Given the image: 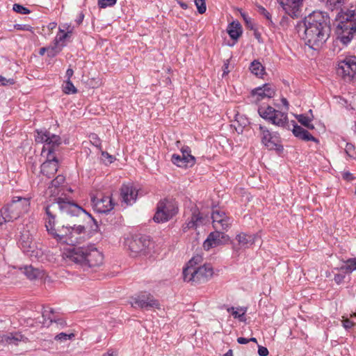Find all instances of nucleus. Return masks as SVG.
Listing matches in <instances>:
<instances>
[{
  "mask_svg": "<svg viewBox=\"0 0 356 356\" xmlns=\"http://www.w3.org/2000/svg\"><path fill=\"white\" fill-rule=\"evenodd\" d=\"M47 231L58 243L74 246L85 242L88 234L83 225H76L70 219L76 217L83 220H93L82 207L70 201L59 198L45 207Z\"/></svg>",
  "mask_w": 356,
  "mask_h": 356,
  "instance_id": "obj_1",
  "label": "nucleus"
},
{
  "mask_svg": "<svg viewBox=\"0 0 356 356\" xmlns=\"http://www.w3.org/2000/svg\"><path fill=\"white\" fill-rule=\"evenodd\" d=\"M330 17L327 13L314 11L304 19V36L302 39L310 48L318 49L330 35Z\"/></svg>",
  "mask_w": 356,
  "mask_h": 356,
  "instance_id": "obj_2",
  "label": "nucleus"
},
{
  "mask_svg": "<svg viewBox=\"0 0 356 356\" xmlns=\"http://www.w3.org/2000/svg\"><path fill=\"white\" fill-rule=\"evenodd\" d=\"M63 259L80 266L84 270L99 267L103 264L104 255L94 245L73 247L63 252Z\"/></svg>",
  "mask_w": 356,
  "mask_h": 356,
  "instance_id": "obj_3",
  "label": "nucleus"
},
{
  "mask_svg": "<svg viewBox=\"0 0 356 356\" xmlns=\"http://www.w3.org/2000/svg\"><path fill=\"white\" fill-rule=\"evenodd\" d=\"M201 259V257L197 256L188 261L187 266L183 270L184 281L200 284L208 281L213 276V270L210 264L195 266Z\"/></svg>",
  "mask_w": 356,
  "mask_h": 356,
  "instance_id": "obj_4",
  "label": "nucleus"
},
{
  "mask_svg": "<svg viewBox=\"0 0 356 356\" xmlns=\"http://www.w3.org/2000/svg\"><path fill=\"white\" fill-rule=\"evenodd\" d=\"M30 208V200L28 198L14 197L12 202L1 209V213L8 222H13L26 213Z\"/></svg>",
  "mask_w": 356,
  "mask_h": 356,
  "instance_id": "obj_5",
  "label": "nucleus"
},
{
  "mask_svg": "<svg viewBox=\"0 0 356 356\" xmlns=\"http://www.w3.org/2000/svg\"><path fill=\"white\" fill-rule=\"evenodd\" d=\"M178 212L177 202L172 199L165 198L160 200L156 207V211L153 218L156 222H164L170 220Z\"/></svg>",
  "mask_w": 356,
  "mask_h": 356,
  "instance_id": "obj_6",
  "label": "nucleus"
},
{
  "mask_svg": "<svg viewBox=\"0 0 356 356\" xmlns=\"http://www.w3.org/2000/svg\"><path fill=\"white\" fill-rule=\"evenodd\" d=\"M258 113L262 118L275 126L283 128L288 126L287 113L276 110L270 106H259Z\"/></svg>",
  "mask_w": 356,
  "mask_h": 356,
  "instance_id": "obj_7",
  "label": "nucleus"
},
{
  "mask_svg": "<svg viewBox=\"0 0 356 356\" xmlns=\"http://www.w3.org/2000/svg\"><path fill=\"white\" fill-rule=\"evenodd\" d=\"M35 141L44 143L42 152H47V154H54V151L62 143L59 136L51 134L47 130L37 131Z\"/></svg>",
  "mask_w": 356,
  "mask_h": 356,
  "instance_id": "obj_8",
  "label": "nucleus"
},
{
  "mask_svg": "<svg viewBox=\"0 0 356 356\" xmlns=\"http://www.w3.org/2000/svg\"><path fill=\"white\" fill-rule=\"evenodd\" d=\"M337 73L345 81H351L356 76V57L349 56L339 61Z\"/></svg>",
  "mask_w": 356,
  "mask_h": 356,
  "instance_id": "obj_9",
  "label": "nucleus"
},
{
  "mask_svg": "<svg viewBox=\"0 0 356 356\" xmlns=\"http://www.w3.org/2000/svg\"><path fill=\"white\" fill-rule=\"evenodd\" d=\"M131 304L132 307H139L140 309H149L151 308H160V304L158 300L155 299L151 293L146 291L140 292L135 296H133L131 298Z\"/></svg>",
  "mask_w": 356,
  "mask_h": 356,
  "instance_id": "obj_10",
  "label": "nucleus"
},
{
  "mask_svg": "<svg viewBox=\"0 0 356 356\" xmlns=\"http://www.w3.org/2000/svg\"><path fill=\"white\" fill-rule=\"evenodd\" d=\"M259 136L263 145L268 149H275L280 145V137L277 133H273L265 126L259 125Z\"/></svg>",
  "mask_w": 356,
  "mask_h": 356,
  "instance_id": "obj_11",
  "label": "nucleus"
},
{
  "mask_svg": "<svg viewBox=\"0 0 356 356\" xmlns=\"http://www.w3.org/2000/svg\"><path fill=\"white\" fill-rule=\"evenodd\" d=\"M150 245V241L147 236H136L127 241V245L130 251L136 255L145 253Z\"/></svg>",
  "mask_w": 356,
  "mask_h": 356,
  "instance_id": "obj_12",
  "label": "nucleus"
},
{
  "mask_svg": "<svg viewBox=\"0 0 356 356\" xmlns=\"http://www.w3.org/2000/svg\"><path fill=\"white\" fill-rule=\"evenodd\" d=\"M228 240L229 236L227 235L216 230L209 234L204 242L203 247L205 250H209L210 248L221 245Z\"/></svg>",
  "mask_w": 356,
  "mask_h": 356,
  "instance_id": "obj_13",
  "label": "nucleus"
},
{
  "mask_svg": "<svg viewBox=\"0 0 356 356\" xmlns=\"http://www.w3.org/2000/svg\"><path fill=\"white\" fill-rule=\"evenodd\" d=\"M65 179V178L63 175H59L56 177V179L51 181V186L46 191V194L49 195L51 197L53 198L49 199L47 205H49L52 202L57 201V200L59 198L61 199V197H56V196L59 195L62 188L61 185L64 183ZM62 200L65 201L63 198H62Z\"/></svg>",
  "mask_w": 356,
  "mask_h": 356,
  "instance_id": "obj_14",
  "label": "nucleus"
},
{
  "mask_svg": "<svg viewBox=\"0 0 356 356\" xmlns=\"http://www.w3.org/2000/svg\"><path fill=\"white\" fill-rule=\"evenodd\" d=\"M138 191L133 184H123L120 189V196L122 202L127 205L133 204L138 196Z\"/></svg>",
  "mask_w": 356,
  "mask_h": 356,
  "instance_id": "obj_15",
  "label": "nucleus"
},
{
  "mask_svg": "<svg viewBox=\"0 0 356 356\" xmlns=\"http://www.w3.org/2000/svg\"><path fill=\"white\" fill-rule=\"evenodd\" d=\"M47 159L41 165V172L48 178H51L57 172L58 161L54 154H47Z\"/></svg>",
  "mask_w": 356,
  "mask_h": 356,
  "instance_id": "obj_16",
  "label": "nucleus"
},
{
  "mask_svg": "<svg viewBox=\"0 0 356 356\" xmlns=\"http://www.w3.org/2000/svg\"><path fill=\"white\" fill-rule=\"evenodd\" d=\"M93 207L99 213H107L113 209V204L110 196L92 197Z\"/></svg>",
  "mask_w": 356,
  "mask_h": 356,
  "instance_id": "obj_17",
  "label": "nucleus"
},
{
  "mask_svg": "<svg viewBox=\"0 0 356 356\" xmlns=\"http://www.w3.org/2000/svg\"><path fill=\"white\" fill-rule=\"evenodd\" d=\"M29 339L21 332H8L6 334L0 332V343L17 346L19 342L27 343Z\"/></svg>",
  "mask_w": 356,
  "mask_h": 356,
  "instance_id": "obj_18",
  "label": "nucleus"
},
{
  "mask_svg": "<svg viewBox=\"0 0 356 356\" xmlns=\"http://www.w3.org/2000/svg\"><path fill=\"white\" fill-rule=\"evenodd\" d=\"M286 13L291 17H297L302 0H277Z\"/></svg>",
  "mask_w": 356,
  "mask_h": 356,
  "instance_id": "obj_19",
  "label": "nucleus"
},
{
  "mask_svg": "<svg viewBox=\"0 0 356 356\" xmlns=\"http://www.w3.org/2000/svg\"><path fill=\"white\" fill-rule=\"evenodd\" d=\"M275 89L269 83H266L263 85V86L258 87L252 91V95L257 97V101L265 97L272 98L275 95Z\"/></svg>",
  "mask_w": 356,
  "mask_h": 356,
  "instance_id": "obj_20",
  "label": "nucleus"
},
{
  "mask_svg": "<svg viewBox=\"0 0 356 356\" xmlns=\"http://www.w3.org/2000/svg\"><path fill=\"white\" fill-rule=\"evenodd\" d=\"M206 218L202 215L197 209H194L192 213L191 220L186 223V227L184 229L196 228L204 224Z\"/></svg>",
  "mask_w": 356,
  "mask_h": 356,
  "instance_id": "obj_21",
  "label": "nucleus"
},
{
  "mask_svg": "<svg viewBox=\"0 0 356 356\" xmlns=\"http://www.w3.org/2000/svg\"><path fill=\"white\" fill-rule=\"evenodd\" d=\"M236 239L241 248H248L255 243L257 236L241 232L236 236Z\"/></svg>",
  "mask_w": 356,
  "mask_h": 356,
  "instance_id": "obj_22",
  "label": "nucleus"
},
{
  "mask_svg": "<svg viewBox=\"0 0 356 356\" xmlns=\"http://www.w3.org/2000/svg\"><path fill=\"white\" fill-rule=\"evenodd\" d=\"M19 270L31 280L41 279L44 275L43 270L33 268L32 266H25L19 268Z\"/></svg>",
  "mask_w": 356,
  "mask_h": 356,
  "instance_id": "obj_23",
  "label": "nucleus"
},
{
  "mask_svg": "<svg viewBox=\"0 0 356 356\" xmlns=\"http://www.w3.org/2000/svg\"><path fill=\"white\" fill-rule=\"evenodd\" d=\"M292 122L293 125V134L296 137L305 141H317V140L307 130L296 124L294 121H292Z\"/></svg>",
  "mask_w": 356,
  "mask_h": 356,
  "instance_id": "obj_24",
  "label": "nucleus"
},
{
  "mask_svg": "<svg viewBox=\"0 0 356 356\" xmlns=\"http://www.w3.org/2000/svg\"><path fill=\"white\" fill-rule=\"evenodd\" d=\"M42 316L43 318V321L42 323L44 325L49 326L52 322L56 321V318L54 314V311L52 308L49 307H44Z\"/></svg>",
  "mask_w": 356,
  "mask_h": 356,
  "instance_id": "obj_25",
  "label": "nucleus"
},
{
  "mask_svg": "<svg viewBox=\"0 0 356 356\" xmlns=\"http://www.w3.org/2000/svg\"><path fill=\"white\" fill-rule=\"evenodd\" d=\"M227 32L231 38L237 40L242 34V26L238 22H233L229 25Z\"/></svg>",
  "mask_w": 356,
  "mask_h": 356,
  "instance_id": "obj_26",
  "label": "nucleus"
},
{
  "mask_svg": "<svg viewBox=\"0 0 356 356\" xmlns=\"http://www.w3.org/2000/svg\"><path fill=\"white\" fill-rule=\"evenodd\" d=\"M348 0H325L326 7L331 10H340L339 13L345 11L342 7Z\"/></svg>",
  "mask_w": 356,
  "mask_h": 356,
  "instance_id": "obj_27",
  "label": "nucleus"
},
{
  "mask_svg": "<svg viewBox=\"0 0 356 356\" xmlns=\"http://www.w3.org/2000/svg\"><path fill=\"white\" fill-rule=\"evenodd\" d=\"M250 70L252 74L259 77H262L265 74V67L257 60H254L251 63Z\"/></svg>",
  "mask_w": 356,
  "mask_h": 356,
  "instance_id": "obj_28",
  "label": "nucleus"
},
{
  "mask_svg": "<svg viewBox=\"0 0 356 356\" xmlns=\"http://www.w3.org/2000/svg\"><path fill=\"white\" fill-rule=\"evenodd\" d=\"M65 28L66 30H67V33H65V29H62L61 28H59V32L62 33L63 35H59V36L58 35L55 39L54 46L56 48V49H60V48L58 47V44L63 42L68 37H70V35L72 33V29H71V26L70 25H67Z\"/></svg>",
  "mask_w": 356,
  "mask_h": 356,
  "instance_id": "obj_29",
  "label": "nucleus"
},
{
  "mask_svg": "<svg viewBox=\"0 0 356 356\" xmlns=\"http://www.w3.org/2000/svg\"><path fill=\"white\" fill-rule=\"evenodd\" d=\"M171 161L178 167L180 168H188L192 167L189 163H186V160L179 154H173L171 158Z\"/></svg>",
  "mask_w": 356,
  "mask_h": 356,
  "instance_id": "obj_30",
  "label": "nucleus"
},
{
  "mask_svg": "<svg viewBox=\"0 0 356 356\" xmlns=\"http://www.w3.org/2000/svg\"><path fill=\"white\" fill-rule=\"evenodd\" d=\"M181 156L186 160V163H191V165H194L195 163V158L191 155V149L188 146L183 147L181 149Z\"/></svg>",
  "mask_w": 356,
  "mask_h": 356,
  "instance_id": "obj_31",
  "label": "nucleus"
},
{
  "mask_svg": "<svg viewBox=\"0 0 356 356\" xmlns=\"http://www.w3.org/2000/svg\"><path fill=\"white\" fill-rule=\"evenodd\" d=\"M232 223V220L229 217L219 220V222H214L213 227L217 229L227 230Z\"/></svg>",
  "mask_w": 356,
  "mask_h": 356,
  "instance_id": "obj_32",
  "label": "nucleus"
},
{
  "mask_svg": "<svg viewBox=\"0 0 356 356\" xmlns=\"http://www.w3.org/2000/svg\"><path fill=\"white\" fill-rule=\"evenodd\" d=\"M298 121L309 129H314V126L311 123L312 118L305 115H298L296 116Z\"/></svg>",
  "mask_w": 356,
  "mask_h": 356,
  "instance_id": "obj_33",
  "label": "nucleus"
},
{
  "mask_svg": "<svg viewBox=\"0 0 356 356\" xmlns=\"http://www.w3.org/2000/svg\"><path fill=\"white\" fill-rule=\"evenodd\" d=\"M232 314L235 318H238L240 321H243V316L246 313V308H236L235 309L234 307H229L227 309V312H231Z\"/></svg>",
  "mask_w": 356,
  "mask_h": 356,
  "instance_id": "obj_34",
  "label": "nucleus"
},
{
  "mask_svg": "<svg viewBox=\"0 0 356 356\" xmlns=\"http://www.w3.org/2000/svg\"><path fill=\"white\" fill-rule=\"evenodd\" d=\"M257 12L262 16H264L268 22V24L270 25H273L274 23L272 20V16L270 13L262 6L256 5Z\"/></svg>",
  "mask_w": 356,
  "mask_h": 356,
  "instance_id": "obj_35",
  "label": "nucleus"
},
{
  "mask_svg": "<svg viewBox=\"0 0 356 356\" xmlns=\"http://www.w3.org/2000/svg\"><path fill=\"white\" fill-rule=\"evenodd\" d=\"M227 217L228 216L223 211L219 209L213 210L211 214V218L213 220L212 222L213 224H214V222H219V220H221L222 219Z\"/></svg>",
  "mask_w": 356,
  "mask_h": 356,
  "instance_id": "obj_36",
  "label": "nucleus"
},
{
  "mask_svg": "<svg viewBox=\"0 0 356 356\" xmlns=\"http://www.w3.org/2000/svg\"><path fill=\"white\" fill-rule=\"evenodd\" d=\"M63 91L66 94H76L77 90L70 80H66Z\"/></svg>",
  "mask_w": 356,
  "mask_h": 356,
  "instance_id": "obj_37",
  "label": "nucleus"
},
{
  "mask_svg": "<svg viewBox=\"0 0 356 356\" xmlns=\"http://www.w3.org/2000/svg\"><path fill=\"white\" fill-rule=\"evenodd\" d=\"M60 49H56L55 46L49 47H42L40 49V54L44 55L45 51L48 52L49 56H54L57 53H58Z\"/></svg>",
  "mask_w": 356,
  "mask_h": 356,
  "instance_id": "obj_38",
  "label": "nucleus"
},
{
  "mask_svg": "<svg viewBox=\"0 0 356 356\" xmlns=\"http://www.w3.org/2000/svg\"><path fill=\"white\" fill-rule=\"evenodd\" d=\"M74 337V334L73 333L66 334L64 332H60L55 336L54 339L56 341H60V342H64L67 340H70Z\"/></svg>",
  "mask_w": 356,
  "mask_h": 356,
  "instance_id": "obj_39",
  "label": "nucleus"
},
{
  "mask_svg": "<svg viewBox=\"0 0 356 356\" xmlns=\"http://www.w3.org/2000/svg\"><path fill=\"white\" fill-rule=\"evenodd\" d=\"M342 268L346 270L347 272H353L356 270V259H350L347 260L346 265L343 266Z\"/></svg>",
  "mask_w": 356,
  "mask_h": 356,
  "instance_id": "obj_40",
  "label": "nucleus"
},
{
  "mask_svg": "<svg viewBox=\"0 0 356 356\" xmlns=\"http://www.w3.org/2000/svg\"><path fill=\"white\" fill-rule=\"evenodd\" d=\"M194 1L198 13L200 14L204 13L207 10L206 0H194Z\"/></svg>",
  "mask_w": 356,
  "mask_h": 356,
  "instance_id": "obj_41",
  "label": "nucleus"
},
{
  "mask_svg": "<svg viewBox=\"0 0 356 356\" xmlns=\"http://www.w3.org/2000/svg\"><path fill=\"white\" fill-rule=\"evenodd\" d=\"M90 141V143L95 146L96 147L99 148V149H102L101 147V140L98 136L95 134H91L89 136Z\"/></svg>",
  "mask_w": 356,
  "mask_h": 356,
  "instance_id": "obj_42",
  "label": "nucleus"
},
{
  "mask_svg": "<svg viewBox=\"0 0 356 356\" xmlns=\"http://www.w3.org/2000/svg\"><path fill=\"white\" fill-rule=\"evenodd\" d=\"M13 10L17 13H20V14H29L30 13V10H29L28 8L24 7L22 5H19V4H17V3H15L13 5Z\"/></svg>",
  "mask_w": 356,
  "mask_h": 356,
  "instance_id": "obj_43",
  "label": "nucleus"
},
{
  "mask_svg": "<svg viewBox=\"0 0 356 356\" xmlns=\"http://www.w3.org/2000/svg\"><path fill=\"white\" fill-rule=\"evenodd\" d=\"M117 0H98V6L101 8H105L108 6H114Z\"/></svg>",
  "mask_w": 356,
  "mask_h": 356,
  "instance_id": "obj_44",
  "label": "nucleus"
},
{
  "mask_svg": "<svg viewBox=\"0 0 356 356\" xmlns=\"http://www.w3.org/2000/svg\"><path fill=\"white\" fill-rule=\"evenodd\" d=\"M102 158L106 164L113 163L114 157L110 155L108 152L102 151Z\"/></svg>",
  "mask_w": 356,
  "mask_h": 356,
  "instance_id": "obj_45",
  "label": "nucleus"
},
{
  "mask_svg": "<svg viewBox=\"0 0 356 356\" xmlns=\"http://www.w3.org/2000/svg\"><path fill=\"white\" fill-rule=\"evenodd\" d=\"M355 147L351 143H347L346 145L345 151L350 157H354Z\"/></svg>",
  "mask_w": 356,
  "mask_h": 356,
  "instance_id": "obj_46",
  "label": "nucleus"
},
{
  "mask_svg": "<svg viewBox=\"0 0 356 356\" xmlns=\"http://www.w3.org/2000/svg\"><path fill=\"white\" fill-rule=\"evenodd\" d=\"M21 245L24 252H29V250L27 248H31V241H29V238L27 241L24 240L22 238L20 239Z\"/></svg>",
  "mask_w": 356,
  "mask_h": 356,
  "instance_id": "obj_47",
  "label": "nucleus"
},
{
  "mask_svg": "<svg viewBox=\"0 0 356 356\" xmlns=\"http://www.w3.org/2000/svg\"><path fill=\"white\" fill-rule=\"evenodd\" d=\"M14 27L17 30L27 31H32V27L28 24H15L14 26Z\"/></svg>",
  "mask_w": 356,
  "mask_h": 356,
  "instance_id": "obj_48",
  "label": "nucleus"
},
{
  "mask_svg": "<svg viewBox=\"0 0 356 356\" xmlns=\"http://www.w3.org/2000/svg\"><path fill=\"white\" fill-rule=\"evenodd\" d=\"M356 324V323L353 322V321L350 320V319H345L343 321V326L346 328V329H350L353 326H354Z\"/></svg>",
  "mask_w": 356,
  "mask_h": 356,
  "instance_id": "obj_49",
  "label": "nucleus"
},
{
  "mask_svg": "<svg viewBox=\"0 0 356 356\" xmlns=\"http://www.w3.org/2000/svg\"><path fill=\"white\" fill-rule=\"evenodd\" d=\"M258 354L260 356H267L268 355V350L266 347L259 346Z\"/></svg>",
  "mask_w": 356,
  "mask_h": 356,
  "instance_id": "obj_50",
  "label": "nucleus"
},
{
  "mask_svg": "<svg viewBox=\"0 0 356 356\" xmlns=\"http://www.w3.org/2000/svg\"><path fill=\"white\" fill-rule=\"evenodd\" d=\"M343 179L346 180H353L354 179L353 175L349 172H346L343 174Z\"/></svg>",
  "mask_w": 356,
  "mask_h": 356,
  "instance_id": "obj_51",
  "label": "nucleus"
},
{
  "mask_svg": "<svg viewBox=\"0 0 356 356\" xmlns=\"http://www.w3.org/2000/svg\"><path fill=\"white\" fill-rule=\"evenodd\" d=\"M8 82L11 84L13 83V80H6L4 77L0 76V83L1 85L6 86Z\"/></svg>",
  "mask_w": 356,
  "mask_h": 356,
  "instance_id": "obj_52",
  "label": "nucleus"
},
{
  "mask_svg": "<svg viewBox=\"0 0 356 356\" xmlns=\"http://www.w3.org/2000/svg\"><path fill=\"white\" fill-rule=\"evenodd\" d=\"M6 222H8L6 219H5L4 214L1 213V210L0 209V227Z\"/></svg>",
  "mask_w": 356,
  "mask_h": 356,
  "instance_id": "obj_53",
  "label": "nucleus"
},
{
  "mask_svg": "<svg viewBox=\"0 0 356 356\" xmlns=\"http://www.w3.org/2000/svg\"><path fill=\"white\" fill-rule=\"evenodd\" d=\"M73 74H74L73 70L71 68L67 69L66 71L67 80H70V79L73 76Z\"/></svg>",
  "mask_w": 356,
  "mask_h": 356,
  "instance_id": "obj_54",
  "label": "nucleus"
},
{
  "mask_svg": "<svg viewBox=\"0 0 356 356\" xmlns=\"http://www.w3.org/2000/svg\"><path fill=\"white\" fill-rule=\"evenodd\" d=\"M83 18H84V15L83 13H80L77 19H76V22L77 23L78 25H80L83 20Z\"/></svg>",
  "mask_w": 356,
  "mask_h": 356,
  "instance_id": "obj_55",
  "label": "nucleus"
},
{
  "mask_svg": "<svg viewBox=\"0 0 356 356\" xmlns=\"http://www.w3.org/2000/svg\"><path fill=\"white\" fill-rule=\"evenodd\" d=\"M237 342L240 344H246L249 342V340L244 337H238L237 339Z\"/></svg>",
  "mask_w": 356,
  "mask_h": 356,
  "instance_id": "obj_56",
  "label": "nucleus"
},
{
  "mask_svg": "<svg viewBox=\"0 0 356 356\" xmlns=\"http://www.w3.org/2000/svg\"><path fill=\"white\" fill-rule=\"evenodd\" d=\"M228 60H227V62L224 63V65H223V67H224V70H223V74H227L229 73V70H228Z\"/></svg>",
  "mask_w": 356,
  "mask_h": 356,
  "instance_id": "obj_57",
  "label": "nucleus"
},
{
  "mask_svg": "<svg viewBox=\"0 0 356 356\" xmlns=\"http://www.w3.org/2000/svg\"><path fill=\"white\" fill-rule=\"evenodd\" d=\"M56 25H57V24H56V23H55V22H51V23H49V25H48V28H49V29H55V28H56Z\"/></svg>",
  "mask_w": 356,
  "mask_h": 356,
  "instance_id": "obj_58",
  "label": "nucleus"
},
{
  "mask_svg": "<svg viewBox=\"0 0 356 356\" xmlns=\"http://www.w3.org/2000/svg\"><path fill=\"white\" fill-rule=\"evenodd\" d=\"M282 104H283L285 106H289V103H288V101L286 100V99H285V98H282Z\"/></svg>",
  "mask_w": 356,
  "mask_h": 356,
  "instance_id": "obj_59",
  "label": "nucleus"
},
{
  "mask_svg": "<svg viewBox=\"0 0 356 356\" xmlns=\"http://www.w3.org/2000/svg\"><path fill=\"white\" fill-rule=\"evenodd\" d=\"M223 356H233L232 350H229Z\"/></svg>",
  "mask_w": 356,
  "mask_h": 356,
  "instance_id": "obj_60",
  "label": "nucleus"
},
{
  "mask_svg": "<svg viewBox=\"0 0 356 356\" xmlns=\"http://www.w3.org/2000/svg\"><path fill=\"white\" fill-rule=\"evenodd\" d=\"M243 15V19H245V21L246 22L247 24H249L250 22V18H248L246 17L245 15Z\"/></svg>",
  "mask_w": 356,
  "mask_h": 356,
  "instance_id": "obj_61",
  "label": "nucleus"
},
{
  "mask_svg": "<svg viewBox=\"0 0 356 356\" xmlns=\"http://www.w3.org/2000/svg\"><path fill=\"white\" fill-rule=\"evenodd\" d=\"M248 340H249V341H253V342H254V343H257V339H256V338H254V337H252V338H250V339H248Z\"/></svg>",
  "mask_w": 356,
  "mask_h": 356,
  "instance_id": "obj_62",
  "label": "nucleus"
},
{
  "mask_svg": "<svg viewBox=\"0 0 356 356\" xmlns=\"http://www.w3.org/2000/svg\"><path fill=\"white\" fill-rule=\"evenodd\" d=\"M102 356H113V354L110 353H107L103 355Z\"/></svg>",
  "mask_w": 356,
  "mask_h": 356,
  "instance_id": "obj_63",
  "label": "nucleus"
},
{
  "mask_svg": "<svg viewBox=\"0 0 356 356\" xmlns=\"http://www.w3.org/2000/svg\"><path fill=\"white\" fill-rule=\"evenodd\" d=\"M352 317H356V314H354L353 316H351Z\"/></svg>",
  "mask_w": 356,
  "mask_h": 356,
  "instance_id": "obj_64",
  "label": "nucleus"
}]
</instances>
